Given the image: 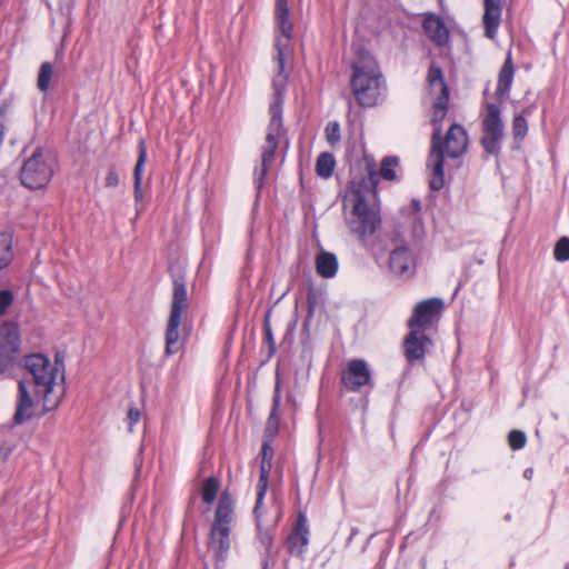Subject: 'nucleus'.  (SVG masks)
I'll use <instances>...</instances> for the list:
<instances>
[{
	"mask_svg": "<svg viewBox=\"0 0 569 569\" xmlns=\"http://www.w3.org/2000/svg\"><path fill=\"white\" fill-rule=\"evenodd\" d=\"M24 367L32 376V381L39 389L37 393L43 398V408L49 411L58 407L64 392V366L56 358L52 365L41 353L29 355L24 358Z\"/></svg>",
	"mask_w": 569,
	"mask_h": 569,
	"instance_id": "obj_1",
	"label": "nucleus"
},
{
	"mask_svg": "<svg viewBox=\"0 0 569 569\" xmlns=\"http://www.w3.org/2000/svg\"><path fill=\"white\" fill-rule=\"evenodd\" d=\"M351 68L350 87L357 102L362 107L376 106L385 88L376 59L365 48L357 46Z\"/></svg>",
	"mask_w": 569,
	"mask_h": 569,
	"instance_id": "obj_2",
	"label": "nucleus"
},
{
	"mask_svg": "<svg viewBox=\"0 0 569 569\" xmlns=\"http://www.w3.org/2000/svg\"><path fill=\"white\" fill-rule=\"evenodd\" d=\"M286 46L287 43H283L281 40L276 41V61L278 64V73L273 78L272 82L276 100L274 103L270 107L271 120L269 124V132L266 137V146L263 147L261 156V169L256 178L258 189L262 188L264 177L268 172V167L274 158V151L278 147L277 137L279 136L282 126L280 107L282 103V93L284 91L288 78V76L284 73Z\"/></svg>",
	"mask_w": 569,
	"mask_h": 569,
	"instance_id": "obj_3",
	"label": "nucleus"
},
{
	"mask_svg": "<svg viewBox=\"0 0 569 569\" xmlns=\"http://www.w3.org/2000/svg\"><path fill=\"white\" fill-rule=\"evenodd\" d=\"M448 102L441 99H435L432 103L431 123L433 132L431 137V149L428 156V167L431 169V179L429 187L431 190L439 191L445 186L443 173V151H442V137H441V122L448 111Z\"/></svg>",
	"mask_w": 569,
	"mask_h": 569,
	"instance_id": "obj_4",
	"label": "nucleus"
},
{
	"mask_svg": "<svg viewBox=\"0 0 569 569\" xmlns=\"http://www.w3.org/2000/svg\"><path fill=\"white\" fill-rule=\"evenodd\" d=\"M188 305L186 279L182 274H173L172 301L164 337V352L167 356L177 353L182 347L179 327L181 323V315L187 310Z\"/></svg>",
	"mask_w": 569,
	"mask_h": 569,
	"instance_id": "obj_5",
	"label": "nucleus"
},
{
	"mask_svg": "<svg viewBox=\"0 0 569 569\" xmlns=\"http://www.w3.org/2000/svg\"><path fill=\"white\" fill-rule=\"evenodd\" d=\"M54 173V161L51 153L41 147L24 159L20 168L21 183L31 190L44 188Z\"/></svg>",
	"mask_w": 569,
	"mask_h": 569,
	"instance_id": "obj_6",
	"label": "nucleus"
},
{
	"mask_svg": "<svg viewBox=\"0 0 569 569\" xmlns=\"http://www.w3.org/2000/svg\"><path fill=\"white\" fill-rule=\"evenodd\" d=\"M351 201L352 210L347 218V224L351 233L356 234L363 243H368L380 226V216L375 206H370L366 201L360 190L353 192Z\"/></svg>",
	"mask_w": 569,
	"mask_h": 569,
	"instance_id": "obj_7",
	"label": "nucleus"
},
{
	"mask_svg": "<svg viewBox=\"0 0 569 569\" xmlns=\"http://www.w3.org/2000/svg\"><path fill=\"white\" fill-rule=\"evenodd\" d=\"M20 331L14 321L0 325V376L11 371L20 352Z\"/></svg>",
	"mask_w": 569,
	"mask_h": 569,
	"instance_id": "obj_8",
	"label": "nucleus"
},
{
	"mask_svg": "<svg viewBox=\"0 0 569 569\" xmlns=\"http://www.w3.org/2000/svg\"><path fill=\"white\" fill-rule=\"evenodd\" d=\"M482 137L481 146L488 154L498 156L500 141L503 137V122L500 116V108L495 103L487 104V112L481 121Z\"/></svg>",
	"mask_w": 569,
	"mask_h": 569,
	"instance_id": "obj_9",
	"label": "nucleus"
},
{
	"mask_svg": "<svg viewBox=\"0 0 569 569\" xmlns=\"http://www.w3.org/2000/svg\"><path fill=\"white\" fill-rule=\"evenodd\" d=\"M443 308V302L439 298H431L419 302L408 320L410 329L425 331L429 328L435 318H437Z\"/></svg>",
	"mask_w": 569,
	"mask_h": 569,
	"instance_id": "obj_10",
	"label": "nucleus"
},
{
	"mask_svg": "<svg viewBox=\"0 0 569 569\" xmlns=\"http://www.w3.org/2000/svg\"><path fill=\"white\" fill-rule=\"evenodd\" d=\"M432 346L431 339L422 330L410 329L403 340V352L408 362L422 360Z\"/></svg>",
	"mask_w": 569,
	"mask_h": 569,
	"instance_id": "obj_11",
	"label": "nucleus"
},
{
	"mask_svg": "<svg viewBox=\"0 0 569 569\" xmlns=\"http://www.w3.org/2000/svg\"><path fill=\"white\" fill-rule=\"evenodd\" d=\"M341 380L350 391H358L361 387L370 385L371 373L366 361L362 359L351 360Z\"/></svg>",
	"mask_w": 569,
	"mask_h": 569,
	"instance_id": "obj_12",
	"label": "nucleus"
},
{
	"mask_svg": "<svg viewBox=\"0 0 569 569\" xmlns=\"http://www.w3.org/2000/svg\"><path fill=\"white\" fill-rule=\"evenodd\" d=\"M468 148V136L466 129L453 123L448 130L445 141L442 140V151L450 158L461 157Z\"/></svg>",
	"mask_w": 569,
	"mask_h": 569,
	"instance_id": "obj_13",
	"label": "nucleus"
},
{
	"mask_svg": "<svg viewBox=\"0 0 569 569\" xmlns=\"http://www.w3.org/2000/svg\"><path fill=\"white\" fill-rule=\"evenodd\" d=\"M412 256L402 243H397L390 251L389 268L396 274H405L410 270Z\"/></svg>",
	"mask_w": 569,
	"mask_h": 569,
	"instance_id": "obj_14",
	"label": "nucleus"
},
{
	"mask_svg": "<svg viewBox=\"0 0 569 569\" xmlns=\"http://www.w3.org/2000/svg\"><path fill=\"white\" fill-rule=\"evenodd\" d=\"M427 81L429 86V92L435 97V99L449 101V88L445 82L443 72L440 67L433 63L430 66Z\"/></svg>",
	"mask_w": 569,
	"mask_h": 569,
	"instance_id": "obj_15",
	"label": "nucleus"
},
{
	"mask_svg": "<svg viewBox=\"0 0 569 569\" xmlns=\"http://www.w3.org/2000/svg\"><path fill=\"white\" fill-rule=\"evenodd\" d=\"M483 4L485 13L482 20L485 24V33L489 39H493L496 37L497 29L500 23V0H485Z\"/></svg>",
	"mask_w": 569,
	"mask_h": 569,
	"instance_id": "obj_16",
	"label": "nucleus"
},
{
	"mask_svg": "<svg viewBox=\"0 0 569 569\" xmlns=\"http://www.w3.org/2000/svg\"><path fill=\"white\" fill-rule=\"evenodd\" d=\"M422 27L427 37L437 46H443L448 42V29L439 17L433 14L427 16L423 20Z\"/></svg>",
	"mask_w": 569,
	"mask_h": 569,
	"instance_id": "obj_17",
	"label": "nucleus"
},
{
	"mask_svg": "<svg viewBox=\"0 0 569 569\" xmlns=\"http://www.w3.org/2000/svg\"><path fill=\"white\" fill-rule=\"evenodd\" d=\"M33 406V401L27 389L26 381H19L18 383V401L17 409L13 416V421L16 425H21L26 420L31 418V408Z\"/></svg>",
	"mask_w": 569,
	"mask_h": 569,
	"instance_id": "obj_18",
	"label": "nucleus"
},
{
	"mask_svg": "<svg viewBox=\"0 0 569 569\" xmlns=\"http://www.w3.org/2000/svg\"><path fill=\"white\" fill-rule=\"evenodd\" d=\"M230 527L213 528L210 530L209 547L213 550L217 560H223L230 548Z\"/></svg>",
	"mask_w": 569,
	"mask_h": 569,
	"instance_id": "obj_19",
	"label": "nucleus"
},
{
	"mask_svg": "<svg viewBox=\"0 0 569 569\" xmlns=\"http://www.w3.org/2000/svg\"><path fill=\"white\" fill-rule=\"evenodd\" d=\"M515 74V67L512 63L511 52L509 51L505 63L502 64L498 74V86L496 97L498 100H503L508 97Z\"/></svg>",
	"mask_w": 569,
	"mask_h": 569,
	"instance_id": "obj_20",
	"label": "nucleus"
},
{
	"mask_svg": "<svg viewBox=\"0 0 569 569\" xmlns=\"http://www.w3.org/2000/svg\"><path fill=\"white\" fill-rule=\"evenodd\" d=\"M233 517V499L232 497L223 492L218 501V507L212 522L213 528L229 527Z\"/></svg>",
	"mask_w": 569,
	"mask_h": 569,
	"instance_id": "obj_21",
	"label": "nucleus"
},
{
	"mask_svg": "<svg viewBox=\"0 0 569 569\" xmlns=\"http://www.w3.org/2000/svg\"><path fill=\"white\" fill-rule=\"evenodd\" d=\"M288 0H276L274 17L282 36L289 40L292 36V23L289 19Z\"/></svg>",
	"mask_w": 569,
	"mask_h": 569,
	"instance_id": "obj_22",
	"label": "nucleus"
},
{
	"mask_svg": "<svg viewBox=\"0 0 569 569\" xmlns=\"http://www.w3.org/2000/svg\"><path fill=\"white\" fill-rule=\"evenodd\" d=\"M138 149H139L138 160H137V163H136L134 170H133V179H134L133 196H134V200L137 202L141 201L143 198L141 181H142V172H143L144 162L147 160V148H146V143L143 140L139 141Z\"/></svg>",
	"mask_w": 569,
	"mask_h": 569,
	"instance_id": "obj_23",
	"label": "nucleus"
},
{
	"mask_svg": "<svg viewBox=\"0 0 569 569\" xmlns=\"http://www.w3.org/2000/svg\"><path fill=\"white\" fill-rule=\"evenodd\" d=\"M317 272L323 278H331L337 273L338 261L333 253L321 251L316 258Z\"/></svg>",
	"mask_w": 569,
	"mask_h": 569,
	"instance_id": "obj_24",
	"label": "nucleus"
},
{
	"mask_svg": "<svg viewBox=\"0 0 569 569\" xmlns=\"http://www.w3.org/2000/svg\"><path fill=\"white\" fill-rule=\"evenodd\" d=\"M271 462L272 461H270V460L261 459L260 477H259V482H258V493H257L256 505L253 508V512H256V513L258 512V510H260L264 495L267 492L269 473H270V470L272 467Z\"/></svg>",
	"mask_w": 569,
	"mask_h": 569,
	"instance_id": "obj_25",
	"label": "nucleus"
},
{
	"mask_svg": "<svg viewBox=\"0 0 569 569\" xmlns=\"http://www.w3.org/2000/svg\"><path fill=\"white\" fill-rule=\"evenodd\" d=\"M12 260V233L0 231V269L6 268Z\"/></svg>",
	"mask_w": 569,
	"mask_h": 569,
	"instance_id": "obj_26",
	"label": "nucleus"
},
{
	"mask_svg": "<svg viewBox=\"0 0 569 569\" xmlns=\"http://www.w3.org/2000/svg\"><path fill=\"white\" fill-rule=\"evenodd\" d=\"M336 160L332 153L322 152L316 162V172L319 177L328 179L332 176Z\"/></svg>",
	"mask_w": 569,
	"mask_h": 569,
	"instance_id": "obj_27",
	"label": "nucleus"
},
{
	"mask_svg": "<svg viewBox=\"0 0 569 569\" xmlns=\"http://www.w3.org/2000/svg\"><path fill=\"white\" fill-rule=\"evenodd\" d=\"M219 490V480L214 477H209L203 481L202 485V500L206 503H212L216 498Z\"/></svg>",
	"mask_w": 569,
	"mask_h": 569,
	"instance_id": "obj_28",
	"label": "nucleus"
},
{
	"mask_svg": "<svg viewBox=\"0 0 569 569\" xmlns=\"http://www.w3.org/2000/svg\"><path fill=\"white\" fill-rule=\"evenodd\" d=\"M308 545V537L291 533L288 537L287 546L290 553L301 556Z\"/></svg>",
	"mask_w": 569,
	"mask_h": 569,
	"instance_id": "obj_29",
	"label": "nucleus"
},
{
	"mask_svg": "<svg viewBox=\"0 0 569 569\" xmlns=\"http://www.w3.org/2000/svg\"><path fill=\"white\" fill-rule=\"evenodd\" d=\"M53 73V67L50 62H43L40 66L37 86L42 92L47 91L50 84V80Z\"/></svg>",
	"mask_w": 569,
	"mask_h": 569,
	"instance_id": "obj_30",
	"label": "nucleus"
},
{
	"mask_svg": "<svg viewBox=\"0 0 569 569\" xmlns=\"http://www.w3.org/2000/svg\"><path fill=\"white\" fill-rule=\"evenodd\" d=\"M398 164V158L396 157H386L381 162V168L379 174L389 181L396 179V171L393 168Z\"/></svg>",
	"mask_w": 569,
	"mask_h": 569,
	"instance_id": "obj_31",
	"label": "nucleus"
},
{
	"mask_svg": "<svg viewBox=\"0 0 569 569\" xmlns=\"http://www.w3.org/2000/svg\"><path fill=\"white\" fill-rule=\"evenodd\" d=\"M326 139L331 147H335L339 143L340 136V124L337 121H331L327 124L326 129Z\"/></svg>",
	"mask_w": 569,
	"mask_h": 569,
	"instance_id": "obj_32",
	"label": "nucleus"
},
{
	"mask_svg": "<svg viewBox=\"0 0 569 569\" xmlns=\"http://www.w3.org/2000/svg\"><path fill=\"white\" fill-rule=\"evenodd\" d=\"M555 259L558 261H567L569 259V238H560L553 250Z\"/></svg>",
	"mask_w": 569,
	"mask_h": 569,
	"instance_id": "obj_33",
	"label": "nucleus"
},
{
	"mask_svg": "<svg viewBox=\"0 0 569 569\" xmlns=\"http://www.w3.org/2000/svg\"><path fill=\"white\" fill-rule=\"evenodd\" d=\"M528 131L527 120L522 114H516L512 121V132L516 139H523Z\"/></svg>",
	"mask_w": 569,
	"mask_h": 569,
	"instance_id": "obj_34",
	"label": "nucleus"
},
{
	"mask_svg": "<svg viewBox=\"0 0 569 569\" xmlns=\"http://www.w3.org/2000/svg\"><path fill=\"white\" fill-rule=\"evenodd\" d=\"M254 515H256L258 538H259L260 542L266 547V549L270 550V548L272 546V535L268 529H266V530L262 529L260 517H259V511L257 513L254 512Z\"/></svg>",
	"mask_w": 569,
	"mask_h": 569,
	"instance_id": "obj_35",
	"label": "nucleus"
},
{
	"mask_svg": "<svg viewBox=\"0 0 569 569\" xmlns=\"http://www.w3.org/2000/svg\"><path fill=\"white\" fill-rule=\"evenodd\" d=\"M526 441H527V437H526L525 432H522L520 430H512L508 435L509 446L513 450H519V449L523 448L526 445Z\"/></svg>",
	"mask_w": 569,
	"mask_h": 569,
	"instance_id": "obj_36",
	"label": "nucleus"
},
{
	"mask_svg": "<svg viewBox=\"0 0 569 569\" xmlns=\"http://www.w3.org/2000/svg\"><path fill=\"white\" fill-rule=\"evenodd\" d=\"M14 296L11 290H0V317L7 315L8 309L12 306Z\"/></svg>",
	"mask_w": 569,
	"mask_h": 569,
	"instance_id": "obj_37",
	"label": "nucleus"
},
{
	"mask_svg": "<svg viewBox=\"0 0 569 569\" xmlns=\"http://www.w3.org/2000/svg\"><path fill=\"white\" fill-rule=\"evenodd\" d=\"M269 317H270V311H268L266 317H264L263 327H264L266 342H267L268 348H269V356H271L276 351V343H274V339H273V335H272Z\"/></svg>",
	"mask_w": 569,
	"mask_h": 569,
	"instance_id": "obj_38",
	"label": "nucleus"
},
{
	"mask_svg": "<svg viewBox=\"0 0 569 569\" xmlns=\"http://www.w3.org/2000/svg\"><path fill=\"white\" fill-rule=\"evenodd\" d=\"M279 403H280V388H279V383H277L276 389H274V396L272 399V410H271L269 421H268V425H269L268 429L270 428L271 423H273V421H276V419H277L276 411H277V408L279 407Z\"/></svg>",
	"mask_w": 569,
	"mask_h": 569,
	"instance_id": "obj_39",
	"label": "nucleus"
},
{
	"mask_svg": "<svg viewBox=\"0 0 569 569\" xmlns=\"http://www.w3.org/2000/svg\"><path fill=\"white\" fill-rule=\"evenodd\" d=\"M292 533L308 537L309 531H308V527H307V519H306L305 515L301 512L298 516L295 531Z\"/></svg>",
	"mask_w": 569,
	"mask_h": 569,
	"instance_id": "obj_40",
	"label": "nucleus"
},
{
	"mask_svg": "<svg viewBox=\"0 0 569 569\" xmlns=\"http://www.w3.org/2000/svg\"><path fill=\"white\" fill-rule=\"evenodd\" d=\"M273 458V448L269 441H263L261 448V459L272 461Z\"/></svg>",
	"mask_w": 569,
	"mask_h": 569,
	"instance_id": "obj_41",
	"label": "nucleus"
},
{
	"mask_svg": "<svg viewBox=\"0 0 569 569\" xmlns=\"http://www.w3.org/2000/svg\"><path fill=\"white\" fill-rule=\"evenodd\" d=\"M119 183V176L113 168H110L106 177V187H116Z\"/></svg>",
	"mask_w": 569,
	"mask_h": 569,
	"instance_id": "obj_42",
	"label": "nucleus"
},
{
	"mask_svg": "<svg viewBox=\"0 0 569 569\" xmlns=\"http://www.w3.org/2000/svg\"><path fill=\"white\" fill-rule=\"evenodd\" d=\"M128 419L130 421V430H132L131 426L140 419V411L137 408H130L128 410Z\"/></svg>",
	"mask_w": 569,
	"mask_h": 569,
	"instance_id": "obj_43",
	"label": "nucleus"
},
{
	"mask_svg": "<svg viewBox=\"0 0 569 569\" xmlns=\"http://www.w3.org/2000/svg\"><path fill=\"white\" fill-rule=\"evenodd\" d=\"M11 455V448L8 446L0 447V467L6 463L9 456Z\"/></svg>",
	"mask_w": 569,
	"mask_h": 569,
	"instance_id": "obj_44",
	"label": "nucleus"
},
{
	"mask_svg": "<svg viewBox=\"0 0 569 569\" xmlns=\"http://www.w3.org/2000/svg\"><path fill=\"white\" fill-rule=\"evenodd\" d=\"M411 206H412V209H413L416 212H418V211H420V210H421V203H420V201H419V200H417V199H412V200H411Z\"/></svg>",
	"mask_w": 569,
	"mask_h": 569,
	"instance_id": "obj_45",
	"label": "nucleus"
},
{
	"mask_svg": "<svg viewBox=\"0 0 569 569\" xmlns=\"http://www.w3.org/2000/svg\"><path fill=\"white\" fill-rule=\"evenodd\" d=\"M533 476V469L531 468H527L525 471H523V477L528 480H530Z\"/></svg>",
	"mask_w": 569,
	"mask_h": 569,
	"instance_id": "obj_46",
	"label": "nucleus"
},
{
	"mask_svg": "<svg viewBox=\"0 0 569 569\" xmlns=\"http://www.w3.org/2000/svg\"><path fill=\"white\" fill-rule=\"evenodd\" d=\"M369 177H370L371 182L375 184L377 182V173L373 171H370Z\"/></svg>",
	"mask_w": 569,
	"mask_h": 569,
	"instance_id": "obj_47",
	"label": "nucleus"
},
{
	"mask_svg": "<svg viewBox=\"0 0 569 569\" xmlns=\"http://www.w3.org/2000/svg\"><path fill=\"white\" fill-rule=\"evenodd\" d=\"M313 313V305L309 301L308 303V318H310Z\"/></svg>",
	"mask_w": 569,
	"mask_h": 569,
	"instance_id": "obj_48",
	"label": "nucleus"
}]
</instances>
